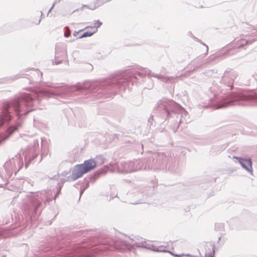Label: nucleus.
Here are the masks:
<instances>
[{"instance_id":"obj_42","label":"nucleus","mask_w":257,"mask_h":257,"mask_svg":"<svg viewBox=\"0 0 257 257\" xmlns=\"http://www.w3.org/2000/svg\"><path fill=\"white\" fill-rule=\"evenodd\" d=\"M151 119H152L153 118H152L151 117H150L148 119V121H150V120H151Z\"/></svg>"},{"instance_id":"obj_30","label":"nucleus","mask_w":257,"mask_h":257,"mask_svg":"<svg viewBox=\"0 0 257 257\" xmlns=\"http://www.w3.org/2000/svg\"><path fill=\"white\" fill-rule=\"evenodd\" d=\"M42 15H43V12L42 11H41V18L38 21V22L37 23V25H39L40 22H41V21L42 20Z\"/></svg>"},{"instance_id":"obj_40","label":"nucleus","mask_w":257,"mask_h":257,"mask_svg":"<svg viewBox=\"0 0 257 257\" xmlns=\"http://www.w3.org/2000/svg\"><path fill=\"white\" fill-rule=\"evenodd\" d=\"M67 174H68V173H66V172H64L62 173V175H66Z\"/></svg>"},{"instance_id":"obj_44","label":"nucleus","mask_w":257,"mask_h":257,"mask_svg":"<svg viewBox=\"0 0 257 257\" xmlns=\"http://www.w3.org/2000/svg\"><path fill=\"white\" fill-rule=\"evenodd\" d=\"M121 236L123 237H126L125 236H124L123 235H121Z\"/></svg>"},{"instance_id":"obj_12","label":"nucleus","mask_w":257,"mask_h":257,"mask_svg":"<svg viewBox=\"0 0 257 257\" xmlns=\"http://www.w3.org/2000/svg\"><path fill=\"white\" fill-rule=\"evenodd\" d=\"M241 79L242 84L249 86L252 89L257 88V74L244 75Z\"/></svg>"},{"instance_id":"obj_1","label":"nucleus","mask_w":257,"mask_h":257,"mask_svg":"<svg viewBox=\"0 0 257 257\" xmlns=\"http://www.w3.org/2000/svg\"><path fill=\"white\" fill-rule=\"evenodd\" d=\"M56 88L55 90H42L36 91L33 94H22L20 97L7 101L2 104L0 108V128L5 124L9 123L13 119L11 109L15 111L16 113L20 117L26 115L29 112L35 109L31 108L34 103L39 102L43 97H50L55 95L67 97L84 93L88 91L90 87L89 83L83 84H79L73 86H52Z\"/></svg>"},{"instance_id":"obj_10","label":"nucleus","mask_w":257,"mask_h":257,"mask_svg":"<svg viewBox=\"0 0 257 257\" xmlns=\"http://www.w3.org/2000/svg\"><path fill=\"white\" fill-rule=\"evenodd\" d=\"M39 147L38 141L37 140H33L32 148L29 146L23 152L25 160V166L27 168L28 164L37 157L39 153Z\"/></svg>"},{"instance_id":"obj_9","label":"nucleus","mask_w":257,"mask_h":257,"mask_svg":"<svg viewBox=\"0 0 257 257\" xmlns=\"http://www.w3.org/2000/svg\"><path fill=\"white\" fill-rule=\"evenodd\" d=\"M141 76L142 73L134 71L125 72L121 76L113 78L110 82L111 85H122L123 83L132 82L133 85L136 82L138 76Z\"/></svg>"},{"instance_id":"obj_37","label":"nucleus","mask_w":257,"mask_h":257,"mask_svg":"<svg viewBox=\"0 0 257 257\" xmlns=\"http://www.w3.org/2000/svg\"><path fill=\"white\" fill-rule=\"evenodd\" d=\"M55 4H56V2H55L53 3V4L52 5V7H51V9H52H52L54 8V6H55Z\"/></svg>"},{"instance_id":"obj_35","label":"nucleus","mask_w":257,"mask_h":257,"mask_svg":"<svg viewBox=\"0 0 257 257\" xmlns=\"http://www.w3.org/2000/svg\"><path fill=\"white\" fill-rule=\"evenodd\" d=\"M84 190V189H82V188H81V190H80V197L81 196V195L83 193Z\"/></svg>"},{"instance_id":"obj_45","label":"nucleus","mask_w":257,"mask_h":257,"mask_svg":"<svg viewBox=\"0 0 257 257\" xmlns=\"http://www.w3.org/2000/svg\"><path fill=\"white\" fill-rule=\"evenodd\" d=\"M65 181H66V180H63V182H65Z\"/></svg>"},{"instance_id":"obj_14","label":"nucleus","mask_w":257,"mask_h":257,"mask_svg":"<svg viewBox=\"0 0 257 257\" xmlns=\"http://www.w3.org/2000/svg\"><path fill=\"white\" fill-rule=\"evenodd\" d=\"M232 158L237 160L242 167L248 172L250 173V174L252 175L253 171L251 160L250 159H243L235 156H233Z\"/></svg>"},{"instance_id":"obj_20","label":"nucleus","mask_w":257,"mask_h":257,"mask_svg":"<svg viewBox=\"0 0 257 257\" xmlns=\"http://www.w3.org/2000/svg\"><path fill=\"white\" fill-rule=\"evenodd\" d=\"M145 239H142L140 241H136L134 243V245H135L136 247L144 248V242L145 241Z\"/></svg>"},{"instance_id":"obj_41","label":"nucleus","mask_w":257,"mask_h":257,"mask_svg":"<svg viewBox=\"0 0 257 257\" xmlns=\"http://www.w3.org/2000/svg\"><path fill=\"white\" fill-rule=\"evenodd\" d=\"M52 10L51 9V8L49 9V10L48 11V14H49L52 11Z\"/></svg>"},{"instance_id":"obj_27","label":"nucleus","mask_w":257,"mask_h":257,"mask_svg":"<svg viewBox=\"0 0 257 257\" xmlns=\"http://www.w3.org/2000/svg\"><path fill=\"white\" fill-rule=\"evenodd\" d=\"M2 178L1 176H0V187H3L4 186L6 185L8 183L9 179H7L6 182L4 184H2L3 183H2Z\"/></svg>"},{"instance_id":"obj_24","label":"nucleus","mask_w":257,"mask_h":257,"mask_svg":"<svg viewBox=\"0 0 257 257\" xmlns=\"http://www.w3.org/2000/svg\"><path fill=\"white\" fill-rule=\"evenodd\" d=\"M213 247H214L213 246ZM214 254V247L212 248V251L210 252V253H206L205 255V257H213Z\"/></svg>"},{"instance_id":"obj_39","label":"nucleus","mask_w":257,"mask_h":257,"mask_svg":"<svg viewBox=\"0 0 257 257\" xmlns=\"http://www.w3.org/2000/svg\"><path fill=\"white\" fill-rule=\"evenodd\" d=\"M34 73H36L39 75V72L37 70H33Z\"/></svg>"},{"instance_id":"obj_13","label":"nucleus","mask_w":257,"mask_h":257,"mask_svg":"<svg viewBox=\"0 0 257 257\" xmlns=\"http://www.w3.org/2000/svg\"><path fill=\"white\" fill-rule=\"evenodd\" d=\"M206 63H207L206 59H204L202 57L196 58L189 64L190 70L186 72L185 75H189L190 72L196 70Z\"/></svg>"},{"instance_id":"obj_4","label":"nucleus","mask_w":257,"mask_h":257,"mask_svg":"<svg viewBox=\"0 0 257 257\" xmlns=\"http://www.w3.org/2000/svg\"><path fill=\"white\" fill-rule=\"evenodd\" d=\"M156 108L161 112L166 119L173 118V122L178 124L182 122L183 118L188 115V112L181 106L171 100H160Z\"/></svg>"},{"instance_id":"obj_15","label":"nucleus","mask_w":257,"mask_h":257,"mask_svg":"<svg viewBox=\"0 0 257 257\" xmlns=\"http://www.w3.org/2000/svg\"><path fill=\"white\" fill-rule=\"evenodd\" d=\"M146 74L148 75L150 77H154L157 78V79L161 80L163 82H168L170 80L174 79L173 77H167L161 74H155L154 73L152 72L151 71L148 70L146 71Z\"/></svg>"},{"instance_id":"obj_3","label":"nucleus","mask_w":257,"mask_h":257,"mask_svg":"<svg viewBox=\"0 0 257 257\" xmlns=\"http://www.w3.org/2000/svg\"><path fill=\"white\" fill-rule=\"evenodd\" d=\"M167 159L164 153H152L147 158L132 161L121 162L118 165L119 172L128 173L141 170H157L165 168Z\"/></svg>"},{"instance_id":"obj_16","label":"nucleus","mask_w":257,"mask_h":257,"mask_svg":"<svg viewBox=\"0 0 257 257\" xmlns=\"http://www.w3.org/2000/svg\"><path fill=\"white\" fill-rule=\"evenodd\" d=\"M66 57V53L64 50L61 51L60 53L58 52V50H56L55 53V61L53 62V64L56 65L61 63L62 59H65Z\"/></svg>"},{"instance_id":"obj_36","label":"nucleus","mask_w":257,"mask_h":257,"mask_svg":"<svg viewBox=\"0 0 257 257\" xmlns=\"http://www.w3.org/2000/svg\"><path fill=\"white\" fill-rule=\"evenodd\" d=\"M55 4H56V2H55L53 3V4L52 5V7H51V9H52H52L54 8V6H55Z\"/></svg>"},{"instance_id":"obj_34","label":"nucleus","mask_w":257,"mask_h":257,"mask_svg":"<svg viewBox=\"0 0 257 257\" xmlns=\"http://www.w3.org/2000/svg\"><path fill=\"white\" fill-rule=\"evenodd\" d=\"M141 201H137V202H133L132 203V204H140V203H141Z\"/></svg>"},{"instance_id":"obj_26","label":"nucleus","mask_w":257,"mask_h":257,"mask_svg":"<svg viewBox=\"0 0 257 257\" xmlns=\"http://www.w3.org/2000/svg\"><path fill=\"white\" fill-rule=\"evenodd\" d=\"M166 252H168L170 253H171L172 255L176 256V257H182L184 255L183 253L180 254H174L173 252H172L170 251H167V250H166Z\"/></svg>"},{"instance_id":"obj_8","label":"nucleus","mask_w":257,"mask_h":257,"mask_svg":"<svg viewBox=\"0 0 257 257\" xmlns=\"http://www.w3.org/2000/svg\"><path fill=\"white\" fill-rule=\"evenodd\" d=\"M95 167V164L92 159L85 161L83 164L75 165L73 169L70 179L75 181Z\"/></svg>"},{"instance_id":"obj_28","label":"nucleus","mask_w":257,"mask_h":257,"mask_svg":"<svg viewBox=\"0 0 257 257\" xmlns=\"http://www.w3.org/2000/svg\"><path fill=\"white\" fill-rule=\"evenodd\" d=\"M61 186H60L58 188V190L55 194V198H56L57 197V196L59 194L60 192V191H61Z\"/></svg>"},{"instance_id":"obj_25","label":"nucleus","mask_w":257,"mask_h":257,"mask_svg":"<svg viewBox=\"0 0 257 257\" xmlns=\"http://www.w3.org/2000/svg\"><path fill=\"white\" fill-rule=\"evenodd\" d=\"M65 28L66 29V32L64 33V37L67 38L70 35V31L68 27H66Z\"/></svg>"},{"instance_id":"obj_29","label":"nucleus","mask_w":257,"mask_h":257,"mask_svg":"<svg viewBox=\"0 0 257 257\" xmlns=\"http://www.w3.org/2000/svg\"><path fill=\"white\" fill-rule=\"evenodd\" d=\"M58 178H59V174H57L54 175V177L53 178H52L51 179H54V180H57L58 179Z\"/></svg>"},{"instance_id":"obj_2","label":"nucleus","mask_w":257,"mask_h":257,"mask_svg":"<svg viewBox=\"0 0 257 257\" xmlns=\"http://www.w3.org/2000/svg\"><path fill=\"white\" fill-rule=\"evenodd\" d=\"M238 73L233 70L226 71L220 79L213 81L209 89L211 101H214L216 109L232 105L257 106V93L246 94L240 92L227 93L233 87Z\"/></svg>"},{"instance_id":"obj_11","label":"nucleus","mask_w":257,"mask_h":257,"mask_svg":"<svg viewBox=\"0 0 257 257\" xmlns=\"http://www.w3.org/2000/svg\"><path fill=\"white\" fill-rule=\"evenodd\" d=\"M20 126L21 124L19 121L15 125L10 126L5 133L0 134V145L4 144Z\"/></svg>"},{"instance_id":"obj_31","label":"nucleus","mask_w":257,"mask_h":257,"mask_svg":"<svg viewBox=\"0 0 257 257\" xmlns=\"http://www.w3.org/2000/svg\"><path fill=\"white\" fill-rule=\"evenodd\" d=\"M82 31V30H79V31H78V32L75 31V32H74V33H73V35H74V36H75V37L77 36V34L79 33V32H80V31Z\"/></svg>"},{"instance_id":"obj_33","label":"nucleus","mask_w":257,"mask_h":257,"mask_svg":"<svg viewBox=\"0 0 257 257\" xmlns=\"http://www.w3.org/2000/svg\"><path fill=\"white\" fill-rule=\"evenodd\" d=\"M103 0H96V2L94 3V5H95V4H97V2H98V3H100V2H102Z\"/></svg>"},{"instance_id":"obj_18","label":"nucleus","mask_w":257,"mask_h":257,"mask_svg":"<svg viewBox=\"0 0 257 257\" xmlns=\"http://www.w3.org/2000/svg\"><path fill=\"white\" fill-rule=\"evenodd\" d=\"M92 159L95 164L96 167L104 163L105 160L104 157L101 155L97 156L95 158Z\"/></svg>"},{"instance_id":"obj_21","label":"nucleus","mask_w":257,"mask_h":257,"mask_svg":"<svg viewBox=\"0 0 257 257\" xmlns=\"http://www.w3.org/2000/svg\"><path fill=\"white\" fill-rule=\"evenodd\" d=\"M94 33H95L94 32H86L84 33L82 35L78 37V38L79 39H81V38H84V37H90V36H91Z\"/></svg>"},{"instance_id":"obj_38","label":"nucleus","mask_w":257,"mask_h":257,"mask_svg":"<svg viewBox=\"0 0 257 257\" xmlns=\"http://www.w3.org/2000/svg\"><path fill=\"white\" fill-rule=\"evenodd\" d=\"M55 4H56V2H55L53 3V4L52 5V7H51V9H52H52L54 8V6H55Z\"/></svg>"},{"instance_id":"obj_32","label":"nucleus","mask_w":257,"mask_h":257,"mask_svg":"<svg viewBox=\"0 0 257 257\" xmlns=\"http://www.w3.org/2000/svg\"><path fill=\"white\" fill-rule=\"evenodd\" d=\"M203 45H204L205 46V47H206V52H205V54H207V53H208V46H207V45H205V44H203Z\"/></svg>"},{"instance_id":"obj_23","label":"nucleus","mask_w":257,"mask_h":257,"mask_svg":"<svg viewBox=\"0 0 257 257\" xmlns=\"http://www.w3.org/2000/svg\"><path fill=\"white\" fill-rule=\"evenodd\" d=\"M18 198H20L23 199V203L24 205H26V193H20L18 196Z\"/></svg>"},{"instance_id":"obj_5","label":"nucleus","mask_w":257,"mask_h":257,"mask_svg":"<svg viewBox=\"0 0 257 257\" xmlns=\"http://www.w3.org/2000/svg\"><path fill=\"white\" fill-rule=\"evenodd\" d=\"M120 239H122V238ZM125 245L126 243L123 240H113L111 238H106L100 242L98 246L89 249H80L78 253L81 254L82 257H93L105 251H121Z\"/></svg>"},{"instance_id":"obj_43","label":"nucleus","mask_w":257,"mask_h":257,"mask_svg":"<svg viewBox=\"0 0 257 257\" xmlns=\"http://www.w3.org/2000/svg\"><path fill=\"white\" fill-rule=\"evenodd\" d=\"M186 255L187 256H191L192 257V256L189 254H187Z\"/></svg>"},{"instance_id":"obj_6","label":"nucleus","mask_w":257,"mask_h":257,"mask_svg":"<svg viewBox=\"0 0 257 257\" xmlns=\"http://www.w3.org/2000/svg\"><path fill=\"white\" fill-rule=\"evenodd\" d=\"M23 159L20 154H18L14 157L8 160L3 167L0 168L2 184H5L7 179H10L13 174L16 175L23 166Z\"/></svg>"},{"instance_id":"obj_22","label":"nucleus","mask_w":257,"mask_h":257,"mask_svg":"<svg viewBox=\"0 0 257 257\" xmlns=\"http://www.w3.org/2000/svg\"><path fill=\"white\" fill-rule=\"evenodd\" d=\"M102 25V23L99 20H97L95 21L94 26H93V28L95 29L94 32L95 33L97 31V28L100 27Z\"/></svg>"},{"instance_id":"obj_17","label":"nucleus","mask_w":257,"mask_h":257,"mask_svg":"<svg viewBox=\"0 0 257 257\" xmlns=\"http://www.w3.org/2000/svg\"><path fill=\"white\" fill-rule=\"evenodd\" d=\"M144 248L148 249H150V250H153L155 251H157V252H166V250H165V249H162L160 248H161V247H158L156 245H154L151 242H150L149 241H147L146 240H145V241L144 242Z\"/></svg>"},{"instance_id":"obj_7","label":"nucleus","mask_w":257,"mask_h":257,"mask_svg":"<svg viewBox=\"0 0 257 257\" xmlns=\"http://www.w3.org/2000/svg\"><path fill=\"white\" fill-rule=\"evenodd\" d=\"M257 41V31H254L247 35H241L239 37L235 38L231 42V48L226 49L225 54L232 55L237 52V49L243 47L245 45L252 44L254 41Z\"/></svg>"},{"instance_id":"obj_19","label":"nucleus","mask_w":257,"mask_h":257,"mask_svg":"<svg viewBox=\"0 0 257 257\" xmlns=\"http://www.w3.org/2000/svg\"><path fill=\"white\" fill-rule=\"evenodd\" d=\"M32 203L34 207V212L36 214L37 209L41 204V202L39 200H36V198H34V201H33Z\"/></svg>"}]
</instances>
